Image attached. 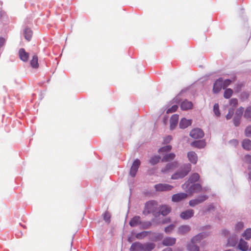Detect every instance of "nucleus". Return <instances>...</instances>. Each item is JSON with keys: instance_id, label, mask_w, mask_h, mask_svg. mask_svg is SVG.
<instances>
[{"instance_id": "obj_20", "label": "nucleus", "mask_w": 251, "mask_h": 251, "mask_svg": "<svg viewBox=\"0 0 251 251\" xmlns=\"http://www.w3.org/2000/svg\"><path fill=\"white\" fill-rule=\"evenodd\" d=\"M189 160L193 164H196L198 160L197 154L194 151H189L187 153Z\"/></svg>"}, {"instance_id": "obj_43", "label": "nucleus", "mask_w": 251, "mask_h": 251, "mask_svg": "<svg viewBox=\"0 0 251 251\" xmlns=\"http://www.w3.org/2000/svg\"><path fill=\"white\" fill-rule=\"evenodd\" d=\"M245 133L246 136L251 137V126H249L246 128Z\"/></svg>"}, {"instance_id": "obj_52", "label": "nucleus", "mask_w": 251, "mask_h": 251, "mask_svg": "<svg viewBox=\"0 0 251 251\" xmlns=\"http://www.w3.org/2000/svg\"><path fill=\"white\" fill-rule=\"evenodd\" d=\"M5 43V40L2 38H0V47H2Z\"/></svg>"}, {"instance_id": "obj_1", "label": "nucleus", "mask_w": 251, "mask_h": 251, "mask_svg": "<svg viewBox=\"0 0 251 251\" xmlns=\"http://www.w3.org/2000/svg\"><path fill=\"white\" fill-rule=\"evenodd\" d=\"M191 170V165L189 163L182 165L179 169L171 176L172 179H178L186 176Z\"/></svg>"}, {"instance_id": "obj_44", "label": "nucleus", "mask_w": 251, "mask_h": 251, "mask_svg": "<svg viewBox=\"0 0 251 251\" xmlns=\"http://www.w3.org/2000/svg\"><path fill=\"white\" fill-rule=\"evenodd\" d=\"M244 116L246 119L251 121V111H245Z\"/></svg>"}, {"instance_id": "obj_48", "label": "nucleus", "mask_w": 251, "mask_h": 251, "mask_svg": "<svg viewBox=\"0 0 251 251\" xmlns=\"http://www.w3.org/2000/svg\"><path fill=\"white\" fill-rule=\"evenodd\" d=\"M214 209V206L213 205V204H209V205H208L207 208H206V210H205L206 212H209L210 211V210H213Z\"/></svg>"}, {"instance_id": "obj_47", "label": "nucleus", "mask_w": 251, "mask_h": 251, "mask_svg": "<svg viewBox=\"0 0 251 251\" xmlns=\"http://www.w3.org/2000/svg\"><path fill=\"white\" fill-rule=\"evenodd\" d=\"M245 161L251 164V155H246L245 156Z\"/></svg>"}, {"instance_id": "obj_60", "label": "nucleus", "mask_w": 251, "mask_h": 251, "mask_svg": "<svg viewBox=\"0 0 251 251\" xmlns=\"http://www.w3.org/2000/svg\"><path fill=\"white\" fill-rule=\"evenodd\" d=\"M250 250H251V248H250Z\"/></svg>"}, {"instance_id": "obj_22", "label": "nucleus", "mask_w": 251, "mask_h": 251, "mask_svg": "<svg viewBox=\"0 0 251 251\" xmlns=\"http://www.w3.org/2000/svg\"><path fill=\"white\" fill-rule=\"evenodd\" d=\"M243 115V112L242 111H236V113L235 114L234 119H233V123L235 126H237L240 124L239 120Z\"/></svg>"}, {"instance_id": "obj_55", "label": "nucleus", "mask_w": 251, "mask_h": 251, "mask_svg": "<svg viewBox=\"0 0 251 251\" xmlns=\"http://www.w3.org/2000/svg\"><path fill=\"white\" fill-rule=\"evenodd\" d=\"M213 110H219V105L217 103L214 104Z\"/></svg>"}, {"instance_id": "obj_51", "label": "nucleus", "mask_w": 251, "mask_h": 251, "mask_svg": "<svg viewBox=\"0 0 251 251\" xmlns=\"http://www.w3.org/2000/svg\"><path fill=\"white\" fill-rule=\"evenodd\" d=\"M162 222L163 224L169 223L171 222V219L170 218L165 219L163 220Z\"/></svg>"}, {"instance_id": "obj_15", "label": "nucleus", "mask_w": 251, "mask_h": 251, "mask_svg": "<svg viewBox=\"0 0 251 251\" xmlns=\"http://www.w3.org/2000/svg\"><path fill=\"white\" fill-rule=\"evenodd\" d=\"M193 103L187 100H183L180 104L181 110H190L193 108Z\"/></svg>"}, {"instance_id": "obj_11", "label": "nucleus", "mask_w": 251, "mask_h": 251, "mask_svg": "<svg viewBox=\"0 0 251 251\" xmlns=\"http://www.w3.org/2000/svg\"><path fill=\"white\" fill-rule=\"evenodd\" d=\"M222 88H223L222 78H220L214 83L213 91L214 93H218L220 91Z\"/></svg>"}, {"instance_id": "obj_50", "label": "nucleus", "mask_w": 251, "mask_h": 251, "mask_svg": "<svg viewBox=\"0 0 251 251\" xmlns=\"http://www.w3.org/2000/svg\"><path fill=\"white\" fill-rule=\"evenodd\" d=\"M230 143L232 144L234 146H236L238 144V142L237 140H232L230 141Z\"/></svg>"}, {"instance_id": "obj_41", "label": "nucleus", "mask_w": 251, "mask_h": 251, "mask_svg": "<svg viewBox=\"0 0 251 251\" xmlns=\"http://www.w3.org/2000/svg\"><path fill=\"white\" fill-rule=\"evenodd\" d=\"M231 83V80L228 79H226L224 81H222L223 88L224 89H226Z\"/></svg>"}, {"instance_id": "obj_3", "label": "nucleus", "mask_w": 251, "mask_h": 251, "mask_svg": "<svg viewBox=\"0 0 251 251\" xmlns=\"http://www.w3.org/2000/svg\"><path fill=\"white\" fill-rule=\"evenodd\" d=\"M202 238V236L201 234L193 237L187 246V250L188 251H200L199 247L197 244L200 242Z\"/></svg>"}, {"instance_id": "obj_34", "label": "nucleus", "mask_w": 251, "mask_h": 251, "mask_svg": "<svg viewBox=\"0 0 251 251\" xmlns=\"http://www.w3.org/2000/svg\"><path fill=\"white\" fill-rule=\"evenodd\" d=\"M172 150V146L168 145L160 148L158 150L159 153H163L164 152H168Z\"/></svg>"}, {"instance_id": "obj_12", "label": "nucleus", "mask_w": 251, "mask_h": 251, "mask_svg": "<svg viewBox=\"0 0 251 251\" xmlns=\"http://www.w3.org/2000/svg\"><path fill=\"white\" fill-rule=\"evenodd\" d=\"M194 215V210L188 209L181 213L180 217L183 220H187L192 217Z\"/></svg>"}, {"instance_id": "obj_25", "label": "nucleus", "mask_w": 251, "mask_h": 251, "mask_svg": "<svg viewBox=\"0 0 251 251\" xmlns=\"http://www.w3.org/2000/svg\"><path fill=\"white\" fill-rule=\"evenodd\" d=\"M190 230V227L188 225H183L179 227L178 232L179 234H184L188 232Z\"/></svg>"}, {"instance_id": "obj_40", "label": "nucleus", "mask_w": 251, "mask_h": 251, "mask_svg": "<svg viewBox=\"0 0 251 251\" xmlns=\"http://www.w3.org/2000/svg\"><path fill=\"white\" fill-rule=\"evenodd\" d=\"M230 105L236 107L238 105V100L236 98H232L230 100Z\"/></svg>"}, {"instance_id": "obj_13", "label": "nucleus", "mask_w": 251, "mask_h": 251, "mask_svg": "<svg viewBox=\"0 0 251 251\" xmlns=\"http://www.w3.org/2000/svg\"><path fill=\"white\" fill-rule=\"evenodd\" d=\"M19 56L21 60L27 62L29 58V53L25 51L24 49H20L19 50Z\"/></svg>"}, {"instance_id": "obj_4", "label": "nucleus", "mask_w": 251, "mask_h": 251, "mask_svg": "<svg viewBox=\"0 0 251 251\" xmlns=\"http://www.w3.org/2000/svg\"><path fill=\"white\" fill-rule=\"evenodd\" d=\"M189 185V182L185 183L182 185V188L183 189L186 190V192L190 194L194 193H199L201 191L202 187L201 184L196 183L188 187Z\"/></svg>"}, {"instance_id": "obj_24", "label": "nucleus", "mask_w": 251, "mask_h": 251, "mask_svg": "<svg viewBox=\"0 0 251 251\" xmlns=\"http://www.w3.org/2000/svg\"><path fill=\"white\" fill-rule=\"evenodd\" d=\"M192 122L191 120H187L183 118L181 120L179 123V126L181 128L184 129L191 125Z\"/></svg>"}, {"instance_id": "obj_17", "label": "nucleus", "mask_w": 251, "mask_h": 251, "mask_svg": "<svg viewBox=\"0 0 251 251\" xmlns=\"http://www.w3.org/2000/svg\"><path fill=\"white\" fill-rule=\"evenodd\" d=\"M176 239L173 237H166L162 241V244L164 246H173L176 243Z\"/></svg>"}, {"instance_id": "obj_32", "label": "nucleus", "mask_w": 251, "mask_h": 251, "mask_svg": "<svg viewBox=\"0 0 251 251\" xmlns=\"http://www.w3.org/2000/svg\"><path fill=\"white\" fill-rule=\"evenodd\" d=\"M191 145L193 147H197L198 148H202L205 145V143L202 141H194L191 143Z\"/></svg>"}, {"instance_id": "obj_10", "label": "nucleus", "mask_w": 251, "mask_h": 251, "mask_svg": "<svg viewBox=\"0 0 251 251\" xmlns=\"http://www.w3.org/2000/svg\"><path fill=\"white\" fill-rule=\"evenodd\" d=\"M178 166V163L177 161H174L169 163L165 166V167L162 170L163 173H167L172 171Z\"/></svg>"}, {"instance_id": "obj_56", "label": "nucleus", "mask_w": 251, "mask_h": 251, "mask_svg": "<svg viewBox=\"0 0 251 251\" xmlns=\"http://www.w3.org/2000/svg\"><path fill=\"white\" fill-rule=\"evenodd\" d=\"M163 251H173L172 249L169 248H167L165 249Z\"/></svg>"}, {"instance_id": "obj_2", "label": "nucleus", "mask_w": 251, "mask_h": 251, "mask_svg": "<svg viewBox=\"0 0 251 251\" xmlns=\"http://www.w3.org/2000/svg\"><path fill=\"white\" fill-rule=\"evenodd\" d=\"M157 203L155 201H149L147 202L145 206V208L143 211V213L145 215H147L152 213L155 215L157 213Z\"/></svg>"}, {"instance_id": "obj_35", "label": "nucleus", "mask_w": 251, "mask_h": 251, "mask_svg": "<svg viewBox=\"0 0 251 251\" xmlns=\"http://www.w3.org/2000/svg\"><path fill=\"white\" fill-rule=\"evenodd\" d=\"M233 90L230 88L226 89L224 93V97L226 99L230 98L233 94Z\"/></svg>"}, {"instance_id": "obj_16", "label": "nucleus", "mask_w": 251, "mask_h": 251, "mask_svg": "<svg viewBox=\"0 0 251 251\" xmlns=\"http://www.w3.org/2000/svg\"><path fill=\"white\" fill-rule=\"evenodd\" d=\"M238 240V237L236 235L230 236L227 240V246L234 247L236 245Z\"/></svg>"}, {"instance_id": "obj_38", "label": "nucleus", "mask_w": 251, "mask_h": 251, "mask_svg": "<svg viewBox=\"0 0 251 251\" xmlns=\"http://www.w3.org/2000/svg\"><path fill=\"white\" fill-rule=\"evenodd\" d=\"M175 227V226L174 225H170L169 226L165 228L164 231L167 233H171L174 230Z\"/></svg>"}, {"instance_id": "obj_8", "label": "nucleus", "mask_w": 251, "mask_h": 251, "mask_svg": "<svg viewBox=\"0 0 251 251\" xmlns=\"http://www.w3.org/2000/svg\"><path fill=\"white\" fill-rule=\"evenodd\" d=\"M140 165V161L139 159H137L133 162L130 170V175L132 177L135 176Z\"/></svg>"}, {"instance_id": "obj_28", "label": "nucleus", "mask_w": 251, "mask_h": 251, "mask_svg": "<svg viewBox=\"0 0 251 251\" xmlns=\"http://www.w3.org/2000/svg\"><path fill=\"white\" fill-rule=\"evenodd\" d=\"M176 157V155L174 153H170L168 154H165L163 158L162 161L168 162L171 160H173Z\"/></svg>"}, {"instance_id": "obj_6", "label": "nucleus", "mask_w": 251, "mask_h": 251, "mask_svg": "<svg viewBox=\"0 0 251 251\" xmlns=\"http://www.w3.org/2000/svg\"><path fill=\"white\" fill-rule=\"evenodd\" d=\"M190 135L194 139H199L203 137L204 133L200 128H196L191 131Z\"/></svg>"}, {"instance_id": "obj_9", "label": "nucleus", "mask_w": 251, "mask_h": 251, "mask_svg": "<svg viewBox=\"0 0 251 251\" xmlns=\"http://www.w3.org/2000/svg\"><path fill=\"white\" fill-rule=\"evenodd\" d=\"M188 196V195L185 193H180L176 194L173 195L172 200L174 202H179L185 199Z\"/></svg>"}, {"instance_id": "obj_46", "label": "nucleus", "mask_w": 251, "mask_h": 251, "mask_svg": "<svg viewBox=\"0 0 251 251\" xmlns=\"http://www.w3.org/2000/svg\"><path fill=\"white\" fill-rule=\"evenodd\" d=\"M172 139V136L169 135L166 136L164 139V143L168 144L169 143Z\"/></svg>"}, {"instance_id": "obj_42", "label": "nucleus", "mask_w": 251, "mask_h": 251, "mask_svg": "<svg viewBox=\"0 0 251 251\" xmlns=\"http://www.w3.org/2000/svg\"><path fill=\"white\" fill-rule=\"evenodd\" d=\"M244 227V224L243 222H238L235 226V230L237 231L242 229Z\"/></svg>"}, {"instance_id": "obj_59", "label": "nucleus", "mask_w": 251, "mask_h": 251, "mask_svg": "<svg viewBox=\"0 0 251 251\" xmlns=\"http://www.w3.org/2000/svg\"><path fill=\"white\" fill-rule=\"evenodd\" d=\"M174 111H171V110H169V111H167V113H169V112H173Z\"/></svg>"}, {"instance_id": "obj_23", "label": "nucleus", "mask_w": 251, "mask_h": 251, "mask_svg": "<svg viewBox=\"0 0 251 251\" xmlns=\"http://www.w3.org/2000/svg\"><path fill=\"white\" fill-rule=\"evenodd\" d=\"M171 211V208L166 205H162L160 207L159 212L163 216L168 215Z\"/></svg>"}, {"instance_id": "obj_39", "label": "nucleus", "mask_w": 251, "mask_h": 251, "mask_svg": "<svg viewBox=\"0 0 251 251\" xmlns=\"http://www.w3.org/2000/svg\"><path fill=\"white\" fill-rule=\"evenodd\" d=\"M110 218H111V215H110V214L109 213V212H107V211L105 212L103 215V219H104V221L106 222L109 223L110 222Z\"/></svg>"}, {"instance_id": "obj_54", "label": "nucleus", "mask_w": 251, "mask_h": 251, "mask_svg": "<svg viewBox=\"0 0 251 251\" xmlns=\"http://www.w3.org/2000/svg\"><path fill=\"white\" fill-rule=\"evenodd\" d=\"M178 107L177 105H174L172 106L170 110H177Z\"/></svg>"}, {"instance_id": "obj_49", "label": "nucleus", "mask_w": 251, "mask_h": 251, "mask_svg": "<svg viewBox=\"0 0 251 251\" xmlns=\"http://www.w3.org/2000/svg\"><path fill=\"white\" fill-rule=\"evenodd\" d=\"M222 234L224 236H227L229 234V231L227 230L224 229L222 231Z\"/></svg>"}, {"instance_id": "obj_14", "label": "nucleus", "mask_w": 251, "mask_h": 251, "mask_svg": "<svg viewBox=\"0 0 251 251\" xmlns=\"http://www.w3.org/2000/svg\"><path fill=\"white\" fill-rule=\"evenodd\" d=\"M143 244L140 242H135L132 244L130 251H143Z\"/></svg>"}, {"instance_id": "obj_18", "label": "nucleus", "mask_w": 251, "mask_h": 251, "mask_svg": "<svg viewBox=\"0 0 251 251\" xmlns=\"http://www.w3.org/2000/svg\"><path fill=\"white\" fill-rule=\"evenodd\" d=\"M238 248L242 251H247L249 249L248 243L243 239L239 240Z\"/></svg>"}, {"instance_id": "obj_45", "label": "nucleus", "mask_w": 251, "mask_h": 251, "mask_svg": "<svg viewBox=\"0 0 251 251\" xmlns=\"http://www.w3.org/2000/svg\"><path fill=\"white\" fill-rule=\"evenodd\" d=\"M234 114V111H228V113L226 114V120H229L231 118Z\"/></svg>"}, {"instance_id": "obj_31", "label": "nucleus", "mask_w": 251, "mask_h": 251, "mask_svg": "<svg viewBox=\"0 0 251 251\" xmlns=\"http://www.w3.org/2000/svg\"><path fill=\"white\" fill-rule=\"evenodd\" d=\"M24 36L25 38L28 41H29L32 36V31L29 28H26L24 31Z\"/></svg>"}, {"instance_id": "obj_29", "label": "nucleus", "mask_w": 251, "mask_h": 251, "mask_svg": "<svg viewBox=\"0 0 251 251\" xmlns=\"http://www.w3.org/2000/svg\"><path fill=\"white\" fill-rule=\"evenodd\" d=\"M242 147L246 150H251V140L245 139L242 142Z\"/></svg>"}, {"instance_id": "obj_58", "label": "nucleus", "mask_w": 251, "mask_h": 251, "mask_svg": "<svg viewBox=\"0 0 251 251\" xmlns=\"http://www.w3.org/2000/svg\"><path fill=\"white\" fill-rule=\"evenodd\" d=\"M4 14V12H2V11H0V18H1Z\"/></svg>"}, {"instance_id": "obj_27", "label": "nucleus", "mask_w": 251, "mask_h": 251, "mask_svg": "<svg viewBox=\"0 0 251 251\" xmlns=\"http://www.w3.org/2000/svg\"><path fill=\"white\" fill-rule=\"evenodd\" d=\"M143 244V251H151L155 247L152 243H147Z\"/></svg>"}, {"instance_id": "obj_57", "label": "nucleus", "mask_w": 251, "mask_h": 251, "mask_svg": "<svg viewBox=\"0 0 251 251\" xmlns=\"http://www.w3.org/2000/svg\"><path fill=\"white\" fill-rule=\"evenodd\" d=\"M250 172H249V178L251 180V167L249 168Z\"/></svg>"}, {"instance_id": "obj_21", "label": "nucleus", "mask_w": 251, "mask_h": 251, "mask_svg": "<svg viewBox=\"0 0 251 251\" xmlns=\"http://www.w3.org/2000/svg\"><path fill=\"white\" fill-rule=\"evenodd\" d=\"M141 224V218L138 216H135L132 218L129 222L131 226H136Z\"/></svg>"}, {"instance_id": "obj_5", "label": "nucleus", "mask_w": 251, "mask_h": 251, "mask_svg": "<svg viewBox=\"0 0 251 251\" xmlns=\"http://www.w3.org/2000/svg\"><path fill=\"white\" fill-rule=\"evenodd\" d=\"M208 199V196L206 195H201L199 196L198 198L191 200L189 201V204L191 206H195L199 204H200Z\"/></svg>"}, {"instance_id": "obj_37", "label": "nucleus", "mask_w": 251, "mask_h": 251, "mask_svg": "<svg viewBox=\"0 0 251 251\" xmlns=\"http://www.w3.org/2000/svg\"><path fill=\"white\" fill-rule=\"evenodd\" d=\"M160 160V157L159 156L155 155L151 158L150 160V163L151 165H155L157 164Z\"/></svg>"}, {"instance_id": "obj_33", "label": "nucleus", "mask_w": 251, "mask_h": 251, "mask_svg": "<svg viewBox=\"0 0 251 251\" xmlns=\"http://www.w3.org/2000/svg\"><path fill=\"white\" fill-rule=\"evenodd\" d=\"M242 236L247 240H249L251 238V228H247L243 233Z\"/></svg>"}, {"instance_id": "obj_30", "label": "nucleus", "mask_w": 251, "mask_h": 251, "mask_svg": "<svg viewBox=\"0 0 251 251\" xmlns=\"http://www.w3.org/2000/svg\"><path fill=\"white\" fill-rule=\"evenodd\" d=\"M199 178H200V176H199V174L196 173H194L189 177L188 182L194 183V182L198 181Z\"/></svg>"}, {"instance_id": "obj_53", "label": "nucleus", "mask_w": 251, "mask_h": 251, "mask_svg": "<svg viewBox=\"0 0 251 251\" xmlns=\"http://www.w3.org/2000/svg\"><path fill=\"white\" fill-rule=\"evenodd\" d=\"M216 117H219L221 115L220 111H214Z\"/></svg>"}, {"instance_id": "obj_26", "label": "nucleus", "mask_w": 251, "mask_h": 251, "mask_svg": "<svg viewBox=\"0 0 251 251\" xmlns=\"http://www.w3.org/2000/svg\"><path fill=\"white\" fill-rule=\"evenodd\" d=\"M31 66L33 68L37 69L39 67L38 64V58L36 55H34L33 56L30 62Z\"/></svg>"}, {"instance_id": "obj_36", "label": "nucleus", "mask_w": 251, "mask_h": 251, "mask_svg": "<svg viewBox=\"0 0 251 251\" xmlns=\"http://www.w3.org/2000/svg\"><path fill=\"white\" fill-rule=\"evenodd\" d=\"M149 233V231H144L137 233L135 236L136 238L138 239H142L145 237L146 236H148Z\"/></svg>"}, {"instance_id": "obj_19", "label": "nucleus", "mask_w": 251, "mask_h": 251, "mask_svg": "<svg viewBox=\"0 0 251 251\" xmlns=\"http://www.w3.org/2000/svg\"><path fill=\"white\" fill-rule=\"evenodd\" d=\"M178 121V115L176 114L173 115L170 119V128L174 129L176 126Z\"/></svg>"}, {"instance_id": "obj_7", "label": "nucleus", "mask_w": 251, "mask_h": 251, "mask_svg": "<svg viewBox=\"0 0 251 251\" xmlns=\"http://www.w3.org/2000/svg\"><path fill=\"white\" fill-rule=\"evenodd\" d=\"M155 189L157 191H170L173 188L172 185L168 184L159 183L156 184L154 186Z\"/></svg>"}]
</instances>
